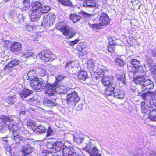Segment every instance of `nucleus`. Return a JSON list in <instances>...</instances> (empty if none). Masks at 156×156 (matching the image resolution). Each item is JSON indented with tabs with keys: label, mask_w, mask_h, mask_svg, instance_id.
Returning a JSON list of instances; mask_svg holds the SVG:
<instances>
[{
	"label": "nucleus",
	"mask_w": 156,
	"mask_h": 156,
	"mask_svg": "<svg viewBox=\"0 0 156 156\" xmlns=\"http://www.w3.org/2000/svg\"><path fill=\"white\" fill-rule=\"evenodd\" d=\"M37 73L36 69H32L27 74V79L31 81L30 84L32 89L37 92L42 90L45 87V82L42 79L36 78Z\"/></svg>",
	"instance_id": "1"
},
{
	"label": "nucleus",
	"mask_w": 156,
	"mask_h": 156,
	"mask_svg": "<svg viewBox=\"0 0 156 156\" xmlns=\"http://www.w3.org/2000/svg\"><path fill=\"white\" fill-rule=\"evenodd\" d=\"M56 27L57 29L62 32L63 35L66 36L68 39L72 38L75 34V32L73 29L70 28L67 25H63L62 22H60Z\"/></svg>",
	"instance_id": "2"
},
{
	"label": "nucleus",
	"mask_w": 156,
	"mask_h": 156,
	"mask_svg": "<svg viewBox=\"0 0 156 156\" xmlns=\"http://www.w3.org/2000/svg\"><path fill=\"white\" fill-rule=\"evenodd\" d=\"M78 94L76 92H71L66 97V102L68 106L70 107H74L76 103L80 100Z\"/></svg>",
	"instance_id": "3"
},
{
	"label": "nucleus",
	"mask_w": 156,
	"mask_h": 156,
	"mask_svg": "<svg viewBox=\"0 0 156 156\" xmlns=\"http://www.w3.org/2000/svg\"><path fill=\"white\" fill-rule=\"evenodd\" d=\"M95 61L94 60L91 59L88 60L87 63V67L90 69L94 73L98 75H103V69L104 67L100 65L97 66L95 65Z\"/></svg>",
	"instance_id": "4"
},
{
	"label": "nucleus",
	"mask_w": 156,
	"mask_h": 156,
	"mask_svg": "<svg viewBox=\"0 0 156 156\" xmlns=\"http://www.w3.org/2000/svg\"><path fill=\"white\" fill-rule=\"evenodd\" d=\"M38 55L41 59L46 62L52 61L56 58L54 54H52L51 51L49 50H46L41 52L38 54Z\"/></svg>",
	"instance_id": "5"
},
{
	"label": "nucleus",
	"mask_w": 156,
	"mask_h": 156,
	"mask_svg": "<svg viewBox=\"0 0 156 156\" xmlns=\"http://www.w3.org/2000/svg\"><path fill=\"white\" fill-rule=\"evenodd\" d=\"M154 85L153 82L150 80L146 79L140 87V88L138 90L139 94H141L143 91L153 88Z\"/></svg>",
	"instance_id": "6"
},
{
	"label": "nucleus",
	"mask_w": 156,
	"mask_h": 156,
	"mask_svg": "<svg viewBox=\"0 0 156 156\" xmlns=\"http://www.w3.org/2000/svg\"><path fill=\"white\" fill-rule=\"evenodd\" d=\"M16 125L9 123H0V132L2 133H5L9 129L10 132L15 131Z\"/></svg>",
	"instance_id": "7"
},
{
	"label": "nucleus",
	"mask_w": 156,
	"mask_h": 156,
	"mask_svg": "<svg viewBox=\"0 0 156 156\" xmlns=\"http://www.w3.org/2000/svg\"><path fill=\"white\" fill-rule=\"evenodd\" d=\"M48 12V10H30V17L31 21H36L40 17L41 13H46Z\"/></svg>",
	"instance_id": "8"
},
{
	"label": "nucleus",
	"mask_w": 156,
	"mask_h": 156,
	"mask_svg": "<svg viewBox=\"0 0 156 156\" xmlns=\"http://www.w3.org/2000/svg\"><path fill=\"white\" fill-rule=\"evenodd\" d=\"M20 63V61L18 60L14 59L12 60L5 66L3 69L1 70V72L2 73H5V72L9 70L11 68L19 65Z\"/></svg>",
	"instance_id": "9"
},
{
	"label": "nucleus",
	"mask_w": 156,
	"mask_h": 156,
	"mask_svg": "<svg viewBox=\"0 0 156 156\" xmlns=\"http://www.w3.org/2000/svg\"><path fill=\"white\" fill-rule=\"evenodd\" d=\"M57 83L53 84H47L45 86L46 92L49 95H53L57 91Z\"/></svg>",
	"instance_id": "10"
},
{
	"label": "nucleus",
	"mask_w": 156,
	"mask_h": 156,
	"mask_svg": "<svg viewBox=\"0 0 156 156\" xmlns=\"http://www.w3.org/2000/svg\"><path fill=\"white\" fill-rule=\"evenodd\" d=\"M102 76L96 77V79H101L102 83L105 86L112 84V82L114 79V77L112 76H106L105 75L103 76L101 79Z\"/></svg>",
	"instance_id": "11"
},
{
	"label": "nucleus",
	"mask_w": 156,
	"mask_h": 156,
	"mask_svg": "<svg viewBox=\"0 0 156 156\" xmlns=\"http://www.w3.org/2000/svg\"><path fill=\"white\" fill-rule=\"evenodd\" d=\"M110 20L107 14L103 13L100 16L98 20L99 24L102 26H104L109 23Z\"/></svg>",
	"instance_id": "12"
},
{
	"label": "nucleus",
	"mask_w": 156,
	"mask_h": 156,
	"mask_svg": "<svg viewBox=\"0 0 156 156\" xmlns=\"http://www.w3.org/2000/svg\"><path fill=\"white\" fill-rule=\"evenodd\" d=\"M73 149L72 147H67L64 146L62 149V154L63 156H76L77 153L73 151Z\"/></svg>",
	"instance_id": "13"
},
{
	"label": "nucleus",
	"mask_w": 156,
	"mask_h": 156,
	"mask_svg": "<svg viewBox=\"0 0 156 156\" xmlns=\"http://www.w3.org/2000/svg\"><path fill=\"white\" fill-rule=\"evenodd\" d=\"M15 129L16 130L15 131L10 132L12 133V134L14 136V138L12 139V140L14 143H17L20 142V141H23V142L24 144L26 143H29V141H30V140L29 139H27L26 140H25V139L23 138L16 133V131L17 130L16 127L15 128Z\"/></svg>",
	"instance_id": "14"
},
{
	"label": "nucleus",
	"mask_w": 156,
	"mask_h": 156,
	"mask_svg": "<svg viewBox=\"0 0 156 156\" xmlns=\"http://www.w3.org/2000/svg\"><path fill=\"white\" fill-rule=\"evenodd\" d=\"M16 118L15 116H10L9 117L5 115H1L0 116V120L2 123H6L7 122L9 123V124L10 122L14 121Z\"/></svg>",
	"instance_id": "15"
},
{
	"label": "nucleus",
	"mask_w": 156,
	"mask_h": 156,
	"mask_svg": "<svg viewBox=\"0 0 156 156\" xmlns=\"http://www.w3.org/2000/svg\"><path fill=\"white\" fill-rule=\"evenodd\" d=\"M132 64L134 66V67L136 69L135 71L134 72L132 71L129 73V75L133 74L134 77V75L137 72H138V69H140L141 68V65L140 64V61H138L136 59H133L131 61ZM140 69H139L140 70Z\"/></svg>",
	"instance_id": "16"
},
{
	"label": "nucleus",
	"mask_w": 156,
	"mask_h": 156,
	"mask_svg": "<svg viewBox=\"0 0 156 156\" xmlns=\"http://www.w3.org/2000/svg\"><path fill=\"white\" fill-rule=\"evenodd\" d=\"M33 10H39L42 9V10H50V8L48 6H42V4L39 2H34L32 6Z\"/></svg>",
	"instance_id": "17"
},
{
	"label": "nucleus",
	"mask_w": 156,
	"mask_h": 156,
	"mask_svg": "<svg viewBox=\"0 0 156 156\" xmlns=\"http://www.w3.org/2000/svg\"><path fill=\"white\" fill-rule=\"evenodd\" d=\"M29 141H29V143H25L26 145H24L23 147L22 151L24 156H27L32 151L31 147L29 145V144H30Z\"/></svg>",
	"instance_id": "18"
},
{
	"label": "nucleus",
	"mask_w": 156,
	"mask_h": 156,
	"mask_svg": "<svg viewBox=\"0 0 156 156\" xmlns=\"http://www.w3.org/2000/svg\"><path fill=\"white\" fill-rule=\"evenodd\" d=\"M83 6L87 7H94L96 6V3L98 0H84Z\"/></svg>",
	"instance_id": "19"
},
{
	"label": "nucleus",
	"mask_w": 156,
	"mask_h": 156,
	"mask_svg": "<svg viewBox=\"0 0 156 156\" xmlns=\"http://www.w3.org/2000/svg\"><path fill=\"white\" fill-rule=\"evenodd\" d=\"M146 79L144 75H140L134 77V81L136 83L140 84L141 87Z\"/></svg>",
	"instance_id": "20"
},
{
	"label": "nucleus",
	"mask_w": 156,
	"mask_h": 156,
	"mask_svg": "<svg viewBox=\"0 0 156 156\" xmlns=\"http://www.w3.org/2000/svg\"><path fill=\"white\" fill-rule=\"evenodd\" d=\"M74 141L79 144L83 141V136L81 133H75L73 135Z\"/></svg>",
	"instance_id": "21"
},
{
	"label": "nucleus",
	"mask_w": 156,
	"mask_h": 156,
	"mask_svg": "<svg viewBox=\"0 0 156 156\" xmlns=\"http://www.w3.org/2000/svg\"><path fill=\"white\" fill-rule=\"evenodd\" d=\"M22 45L19 42H15L12 44L11 49L12 52H17L21 50Z\"/></svg>",
	"instance_id": "22"
},
{
	"label": "nucleus",
	"mask_w": 156,
	"mask_h": 156,
	"mask_svg": "<svg viewBox=\"0 0 156 156\" xmlns=\"http://www.w3.org/2000/svg\"><path fill=\"white\" fill-rule=\"evenodd\" d=\"M32 91L28 89H24L22 91L19 92V94L22 98H24L32 93Z\"/></svg>",
	"instance_id": "23"
},
{
	"label": "nucleus",
	"mask_w": 156,
	"mask_h": 156,
	"mask_svg": "<svg viewBox=\"0 0 156 156\" xmlns=\"http://www.w3.org/2000/svg\"><path fill=\"white\" fill-rule=\"evenodd\" d=\"M67 91V88L66 87L62 84L57 83V91L60 94L66 93Z\"/></svg>",
	"instance_id": "24"
},
{
	"label": "nucleus",
	"mask_w": 156,
	"mask_h": 156,
	"mask_svg": "<svg viewBox=\"0 0 156 156\" xmlns=\"http://www.w3.org/2000/svg\"><path fill=\"white\" fill-rule=\"evenodd\" d=\"M124 93L120 90L115 89L114 92V97L119 99H122L124 98Z\"/></svg>",
	"instance_id": "25"
},
{
	"label": "nucleus",
	"mask_w": 156,
	"mask_h": 156,
	"mask_svg": "<svg viewBox=\"0 0 156 156\" xmlns=\"http://www.w3.org/2000/svg\"><path fill=\"white\" fill-rule=\"evenodd\" d=\"M64 145V143L61 141H58L54 143V149L56 151H59Z\"/></svg>",
	"instance_id": "26"
},
{
	"label": "nucleus",
	"mask_w": 156,
	"mask_h": 156,
	"mask_svg": "<svg viewBox=\"0 0 156 156\" xmlns=\"http://www.w3.org/2000/svg\"><path fill=\"white\" fill-rule=\"evenodd\" d=\"M30 56H33L34 58L37 57L36 55L33 54L31 50H29L23 51V55L21 56V58H27Z\"/></svg>",
	"instance_id": "27"
},
{
	"label": "nucleus",
	"mask_w": 156,
	"mask_h": 156,
	"mask_svg": "<svg viewBox=\"0 0 156 156\" xmlns=\"http://www.w3.org/2000/svg\"><path fill=\"white\" fill-rule=\"evenodd\" d=\"M89 154L90 156H100L101 155L99 151L95 147H93L92 150L89 152Z\"/></svg>",
	"instance_id": "28"
},
{
	"label": "nucleus",
	"mask_w": 156,
	"mask_h": 156,
	"mask_svg": "<svg viewBox=\"0 0 156 156\" xmlns=\"http://www.w3.org/2000/svg\"><path fill=\"white\" fill-rule=\"evenodd\" d=\"M17 101V98L15 96H9L6 100V102L9 104L12 105L15 103Z\"/></svg>",
	"instance_id": "29"
},
{
	"label": "nucleus",
	"mask_w": 156,
	"mask_h": 156,
	"mask_svg": "<svg viewBox=\"0 0 156 156\" xmlns=\"http://www.w3.org/2000/svg\"><path fill=\"white\" fill-rule=\"evenodd\" d=\"M78 77L79 79L84 80L87 77V73L84 71H80L79 72Z\"/></svg>",
	"instance_id": "30"
},
{
	"label": "nucleus",
	"mask_w": 156,
	"mask_h": 156,
	"mask_svg": "<svg viewBox=\"0 0 156 156\" xmlns=\"http://www.w3.org/2000/svg\"><path fill=\"white\" fill-rule=\"evenodd\" d=\"M36 27L33 23H29L26 26V29L27 31L32 32L36 29Z\"/></svg>",
	"instance_id": "31"
},
{
	"label": "nucleus",
	"mask_w": 156,
	"mask_h": 156,
	"mask_svg": "<svg viewBox=\"0 0 156 156\" xmlns=\"http://www.w3.org/2000/svg\"><path fill=\"white\" fill-rule=\"evenodd\" d=\"M116 77L117 80L120 81L121 83H122L123 84H125V75L123 73L121 74L118 73L116 75Z\"/></svg>",
	"instance_id": "32"
},
{
	"label": "nucleus",
	"mask_w": 156,
	"mask_h": 156,
	"mask_svg": "<svg viewBox=\"0 0 156 156\" xmlns=\"http://www.w3.org/2000/svg\"><path fill=\"white\" fill-rule=\"evenodd\" d=\"M69 17L70 19L74 23L79 21L81 19L80 16L75 14H70Z\"/></svg>",
	"instance_id": "33"
},
{
	"label": "nucleus",
	"mask_w": 156,
	"mask_h": 156,
	"mask_svg": "<svg viewBox=\"0 0 156 156\" xmlns=\"http://www.w3.org/2000/svg\"><path fill=\"white\" fill-rule=\"evenodd\" d=\"M26 126L33 130H34L36 127L35 122L32 120H30L27 122Z\"/></svg>",
	"instance_id": "34"
},
{
	"label": "nucleus",
	"mask_w": 156,
	"mask_h": 156,
	"mask_svg": "<svg viewBox=\"0 0 156 156\" xmlns=\"http://www.w3.org/2000/svg\"><path fill=\"white\" fill-rule=\"evenodd\" d=\"M149 117L151 120L156 121V111L155 110L150 111Z\"/></svg>",
	"instance_id": "35"
},
{
	"label": "nucleus",
	"mask_w": 156,
	"mask_h": 156,
	"mask_svg": "<svg viewBox=\"0 0 156 156\" xmlns=\"http://www.w3.org/2000/svg\"><path fill=\"white\" fill-rule=\"evenodd\" d=\"M34 131L35 132L44 133L46 131V129L44 127L41 125H40L37 128H35Z\"/></svg>",
	"instance_id": "36"
},
{
	"label": "nucleus",
	"mask_w": 156,
	"mask_h": 156,
	"mask_svg": "<svg viewBox=\"0 0 156 156\" xmlns=\"http://www.w3.org/2000/svg\"><path fill=\"white\" fill-rule=\"evenodd\" d=\"M37 73H38L40 75L43 76H44L46 72V69L44 67H42L40 68H39L37 70Z\"/></svg>",
	"instance_id": "37"
},
{
	"label": "nucleus",
	"mask_w": 156,
	"mask_h": 156,
	"mask_svg": "<svg viewBox=\"0 0 156 156\" xmlns=\"http://www.w3.org/2000/svg\"><path fill=\"white\" fill-rule=\"evenodd\" d=\"M145 102L144 101L141 102V105L142 107V112L147 114L149 112L150 109L149 108L145 107Z\"/></svg>",
	"instance_id": "38"
},
{
	"label": "nucleus",
	"mask_w": 156,
	"mask_h": 156,
	"mask_svg": "<svg viewBox=\"0 0 156 156\" xmlns=\"http://www.w3.org/2000/svg\"><path fill=\"white\" fill-rule=\"evenodd\" d=\"M90 27L95 31H97L98 30L101 28L102 25L99 24V23L98 24H90Z\"/></svg>",
	"instance_id": "39"
},
{
	"label": "nucleus",
	"mask_w": 156,
	"mask_h": 156,
	"mask_svg": "<svg viewBox=\"0 0 156 156\" xmlns=\"http://www.w3.org/2000/svg\"><path fill=\"white\" fill-rule=\"evenodd\" d=\"M30 0H25L22 2L23 3V9L24 10H26V9H28V7L30 6Z\"/></svg>",
	"instance_id": "40"
},
{
	"label": "nucleus",
	"mask_w": 156,
	"mask_h": 156,
	"mask_svg": "<svg viewBox=\"0 0 156 156\" xmlns=\"http://www.w3.org/2000/svg\"><path fill=\"white\" fill-rule=\"evenodd\" d=\"M48 19H44L42 22V26L44 27H48L51 23Z\"/></svg>",
	"instance_id": "41"
},
{
	"label": "nucleus",
	"mask_w": 156,
	"mask_h": 156,
	"mask_svg": "<svg viewBox=\"0 0 156 156\" xmlns=\"http://www.w3.org/2000/svg\"><path fill=\"white\" fill-rule=\"evenodd\" d=\"M60 3L62 5H66L68 6H72V4L71 2L69 0H61Z\"/></svg>",
	"instance_id": "42"
},
{
	"label": "nucleus",
	"mask_w": 156,
	"mask_h": 156,
	"mask_svg": "<svg viewBox=\"0 0 156 156\" xmlns=\"http://www.w3.org/2000/svg\"><path fill=\"white\" fill-rule=\"evenodd\" d=\"M42 156H54L53 154L51 151L43 150L41 153Z\"/></svg>",
	"instance_id": "43"
},
{
	"label": "nucleus",
	"mask_w": 156,
	"mask_h": 156,
	"mask_svg": "<svg viewBox=\"0 0 156 156\" xmlns=\"http://www.w3.org/2000/svg\"><path fill=\"white\" fill-rule=\"evenodd\" d=\"M8 58L7 56L4 54V51H2L0 54V60L3 62H5L7 61Z\"/></svg>",
	"instance_id": "44"
},
{
	"label": "nucleus",
	"mask_w": 156,
	"mask_h": 156,
	"mask_svg": "<svg viewBox=\"0 0 156 156\" xmlns=\"http://www.w3.org/2000/svg\"><path fill=\"white\" fill-rule=\"evenodd\" d=\"M43 103L46 106H53L54 105V104L53 102L47 99H45L44 100V101Z\"/></svg>",
	"instance_id": "45"
},
{
	"label": "nucleus",
	"mask_w": 156,
	"mask_h": 156,
	"mask_svg": "<svg viewBox=\"0 0 156 156\" xmlns=\"http://www.w3.org/2000/svg\"><path fill=\"white\" fill-rule=\"evenodd\" d=\"M4 147L6 151L7 152L6 153L7 155H9L12 154V152L9 145L8 144L5 145L4 146Z\"/></svg>",
	"instance_id": "46"
},
{
	"label": "nucleus",
	"mask_w": 156,
	"mask_h": 156,
	"mask_svg": "<svg viewBox=\"0 0 156 156\" xmlns=\"http://www.w3.org/2000/svg\"><path fill=\"white\" fill-rule=\"evenodd\" d=\"M84 47L83 44L82 43H80L77 45L76 49L79 51H81L83 50Z\"/></svg>",
	"instance_id": "47"
},
{
	"label": "nucleus",
	"mask_w": 156,
	"mask_h": 156,
	"mask_svg": "<svg viewBox=\"0 0 156 156\" xmlns=\"http://www.w3.org/2000/svg\"><path fill=\"white\" fill-rule=\"evenodd\" d=\"M92 141H90L89 144H87L85 147L86 150L87 152H88L89 153L92 149L91 148V142Z\"/></svg>",
	"instance_id": "48"
},
{
	"label": "nucleus",
	"mask_w": 156,
	"mask_h": 156,
	"mask_svg": "<svg viewBox=\"0 0 156 156\" xmlns=\"http://www.w3.org/2000/svg\"><path fill=\"white\" fill-rule=\"evenodd\" d=\"M49 21H50L51 24H53L55 19V16L54 15L50 14L49 15Z\"/></svg>",
	"instance_id": "49"
},
{
	"label": "nucleus",
	"mask_w": 156,
	"mask_h": 156,
	"mask_svg": "<svg viewBox=\"0 0 156 156\" xmlns=\"http://www.w3.org/2000/svg\"><path fill=\"white\" fill-rule=\"evenodd\" d=\"M113 85V84H112L109 85H108V86H107V87L106 88L105 90H109V91L113 92L114 90H115Z\"/></svg>",
	"instance_id": "50"
},
{
	"label": "nucleus",
	"mask_w": 156,
	"mask_h": 156,
	"mask_svg": "<svg viewBox=\"0 0 156 156\" xmlns=\"http://www.w3.org/2000/svg\"><path fill=\"white\" fill-rule=\"evenodd\" d=\"M115 61L117 64L119 66H123L124 64L123 61L120 58H117Z\"/></svg>",
	"instance_id": "51"
},
{
	"label": "nucleus",
	"mask_w": 156,
	"mask_h": 156,
	"mask_svg": "<svg viewBox=\"0 0 156 156\" xmlns=\"http://www.w3.org/2000/svg\"><path fill=\"white\" fill-rule=\"evenodd\" d=\"M94 14V13L91 14L90 13H88L84 12L82 11V13H81V15L83 17H89L91 16Z\"/></svg>",
	"instance_id": "52"
},
{
	"label": "nucleus",
	"mask_w": 156,
	"mask_h": 156,
	"mask_svg": "<svg viewBox=\"0 0 156 156\" xmlns=\"http://www.w3.org/2000/svg\"><path fill=\"white\" fill-rule=\"evenodd\" d=\"M46 147L49 149H54V143L53 144L52 142H48L46 144Z\"/></svg>",
	"instance_id": "53"
},
{
	"label": "nucleus",
	"mask_w": 156,
	"mask_h": 156,
	"mask_svg": "<svg viewBox=\"0 0 156 156\" xmlns=\"http://www.w3.org/2000/svg\"><path fill=\"white\" fill-rule=\"evenodd\" d=\"M72 67V63L70 62L67 63L65 66V68L67 70H70Z\"/></svg>",
	"instance_id": "54"
},
{
	"label": "nucleus",
	"mask_w": 156,
	"mask_h": 156,
	"mask_svg": "<svg viewBox=\"0 0 156 156\" xmlns=\"http://www.w3.org/2000/svg\"><path fill=\"white\" fill-rule=\"evenodd\" d=\"M53 133V131L51 128L50 127H49L47 132L46 136H48L52 135Z\"/></svg>",
	"instance_id": "55"
},
{
	"label": "nucleus",
	"mask_w": 156,
	"mask_h": 156,
	"mask_svg": "<svg viewBox=\"0 0 156 156\" xmlns=\"http://www.w3.org/2000/svg\"><path fill=\"white\" fill-rule=\"evenodd\" d=\"M105 93L107 96H114V93H113V92L110 91H109V90H105Z\"/></svg>",
	"instance_id": "56"
},
{
	"label": "nucleus",
	"mask_w": 156,
	"mask_h": 156,
	"mask_svg": "<svg viewBox=\"0 0 156 156\" xmlns=\"http://www.w3.org/2000/svg\"><path fill=\"white\" fill-rule=\"evenodd\" d=\"M22 87V86L21 85H17L15 87V89L16 92H18L19 94V92L22 91V90H21V89Z\"/></svg>",
	"instance_id": "57"
},
{
	"label": "nucleus",
	"mask_w": 156,
	"mask_h": 156,
	"mask_svg": "<svg viewBox=\"0 0 156 156\" xmlns=\"http://www.w3.org/2000/svg\"><path fill=\"white\" fill-rule=\"evenodd\" d=\"M66 76H64L63 75H59L58 76L56 77V80L57 81H60L63 79H64V78H65Z\"/></svg>",
	"instance_id": "58"
},
{
	"label": "nucleus",
	"mask_w": 156,
	"mask_h": 156,
	"mask_svg": "<svg viewBox=\"0 0 156 156\" xmlns=\"http://www.w3.org/2000/svg\"><path fill=\"white\" fill-rule=\"evenodd\" d=\"M37 98H30V100L31 103H32V104L33 105L36 104L37 102Z\"/></svg>",
	"instance_id": "59"
},
{
	"label": "nucleus",
	"mask_w": 156,
	"mask_h": 156,
	"mask_svg": "<svg viewBox=\"0 0 156 156\" xmlns=\"http://www.w3.org/2000/svg\"><path fill=\"white\" fill-rule=\"evenodd\" d=\"M115 47L114 46H110L108 47V51L111 52H112L114 51Z\"/></svg>",
	"instance_id": "60"
},
{
	"label": "nucleus",
	"mask_w": 156,
	"mask_h": 156,
	"mask_svg": "<svg viewBox=\"0 0 156 156\" xmlns=\"http://www.w3.org/2000/svg\"><path fill=\"white\" fill-rule=\"evenodd\" d=\"M1 140L3 142V143L5 144H7L9 140L7 139V137H2L1 138Z\"/></svg>",
	"instance_id": "61"
},
{
	"label": "nucleus",
	"mask_w": 156,
	"mask_h": 156,
	"mask_svg": "<svg viewBox=\"0 0 156 156\" xmlns=\"http://www.w3.org/2000/svg\"><path fill=\"white\" fill-rule=\"evenodd\" d=\"M30 39L32 40L33 41L36 42H39L40 41V38H39V37H37L36 38H34V39H32V38H33V37L32 36H31L30 37Z\"/></svg>",
	"instance_id": "62"
},
{
	"label": "nucleus",
	"mask_w": 156,
	"mask_h": 156,
	"mask_svg": "<svg viewBox=\"0 0 156 156\" xmlns=\"http://www.w3.org/2000/svg\"><path fill=\"white\" fill-rule=\"evenodd\" d=\"M79 42V40L78 39H76L74 41H73L70 42V44L71 45H74L76 44Z\"/></svg>",
	"instance_id": "63"
},
{
	"label": "nucleus",
	"mask_w": 156,
	"mask_h": 156,
	"mask_svg": "<svg viewBox=\"0 0 156 156\" xmlns=\"http://www.w3.org/2000/svg\"><path fill=\"white\" fill-rule=\"evenodd\" d=\"M151 70L155 74H156V64L151 68Z\"/></svg>",
	"instance_id": "64"
}]
</instances>
